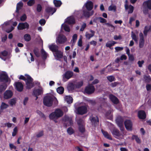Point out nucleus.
I'll use <instances>...</instances> for the list:
<instances>
[{"label":"nucleus","mask_w":151,"mask_h":151,"mask_svg":"<svg viewBox=\"0 0 151 151\" xmlns=\"http://www.w3.org/2000/svg\"><path fill=\"white\" fill-rule=\"evenodd\" d=\"M65 22L69 24H74L75 23V19L73 16L68 17L65 20Z\"/></svg>","instance_id":"nucleus-16"},{"label":"nucleus","mask_w":151,"mask_h":151,"mask_svg":"<svg viewBox=\"0 0 151 151\" xmlns=\"http://www.w3.org/2000/svg\"><path fill=\"white\" fill-rule=\"evenodd\" d=\"M53 54L55 58L57 60L62 58L63 56V52L58 50L54 52Z\"/></svg>","instance_id":"nucleus-12"},{"label":"nucleus","mask_w":151,"mask_h":151,"mask_svg":"<svg viewBox=\"0 0 151 151\" xmlns=\"http://www.w3.org/2000/svg\"><path fill=\"white\" fill-rule=\"evenodd\" d=\"M37 113L39 115L42 117H45V116L44 114L40 111L37 110Z\"/></svg>","instance_id":"nucleus-62"},{"label":"nucleus","mask_w":151,"mask_h":151,"mask_svg":"<svg viewBox=\"0 0 151 151\" xmlns=\"http://www.w3.org/2000/svg\"><path fill=\"white\" fill-rule=\"evenodd\" d=\"M131 37L132 39L135 42H137L138 40V36L137 34H136L132 31L131 33Z\"/></svg>","instance_id":"nucleus-25"},{"label":"nucleus","mask_w":151,"mask_h":151,"mask_svg":"<svg viewBox=\"0 0 151 151\" xmlns=\"http://www.w3.org/2000/svg\"><path fill=\"white\" fill-rule=\"evenodd\" d=\"M111 132L114 137L116 138L121 139L124 138L123 135L120 132L119 130L116 129H113Z\"/></svg>","instance_id":"nucleus-3"},{"label":"nucleus","mask_w":151,"mask_h":151,"mask_svg":"<svg viewBox=\"0 0 151 151\" xmlns=\"http://www.w3.org/2000/svg\"><path fill=\"white\" fill-rule=\"evenodd\" d=\"M15 86L17 90L19 91H21L23 88L22 84L19 82H16L15 83Z\"/></svg>","instance_id":"nucleus-18"},{"label":"nucleus","mask_w":151,"mask_h":151,"mask_svg":"<svg viewBox=\"0 0 151 151\" xmlns=\"http://www.w3.org/2000/svg\"><path fill=\"white\" fill-rule=\"evenodd\" d=\"M16 102V99L15 98H13L10 100L9 101V104L11 106L15 105Z\"/></svg>","instance_id":"nucleus-41"},{"label":"nucleus","mask_w":151,"mask_h":151,"mask_svg":"<svg viewBox=\"0 0 151 151\" xmlns=\"http://www.w3.org/2000/svg\"><path fill=\"white\" fill-rule=\"evenodd\" d=\"M86 9L88 11L91 10L93 9V4L91 1H88L85 4Z\"/></svg>","instance_id":"nucleus-20"},{"label":"nucleus","mask_w":151,"mask_h":151,"mask_svg":"<svg viewBox=\"0 0 151 151\" xmlns=\"http://www.w3.org/2000/svg\"><path fill=\"white\" fill-rule=\"evenodd\" d=\"M91 34H90L88 32H86L85 34V36L86 38L88 40H89L91 37H93L95 34V32L94 31L92 30H90Z\"/></svg>","instance_id":"nucleus-22"},{"label":"nucleus","mask_w":151,"mask_h":151,"mask_svg":"<svg viewBox=\"0 0 151 151\" xmlns=\"http://www.w3.org/2000/svg\"><path fill=\"white\" fill-rule=\"evenodd\" d=\"M116 123L118 126L120 127L121 130H123L124 127H123V122L122 120L119 121V119H116Z\"/></svg>","instance_id":"nucleus-29"},{"label":"nucleus","mask_w":151,"mask_h":151,"mask_svg":"<svg viewBox=\"0 0 151 151\" xmlns=\"http://www.w3.org/2000/svg\"><path fill=\"white\" fill-rule=\"evenodd\" d=\"M29 25L27 22L20 23L17 26L18 30H23L25 29H28L29 28Z\"/></svg>","instance_id":"nucleus-8"},{"label":"nucleus","mask_w":151,"mask_h":151,"mask_svg":"<svg viewBox=\"0 0 151 151\" xmlns=\"http://www.w3.org/2000/svg\"><path fill=\"white\" fill-rule=\"evenodd\" d=\"M43 135V131H41L37 133L36 136L37 137H40Z\"/></svg>","instance_id":"nucleus-54"},{"label":"nucleus","mask_w":151,"mask_h":151,"mask_svg":"<svg viewBox=\"0 0 151 151\" xmlns=\"http://www.w3.org/2000/svg\"><path fill=\"white\" fill-rule=\"evenodd\" d=\"M53 3L56 7H59L61 4V2L60 1L54 0Z\"/></svg>","instance_id":"nucleus-43"},{"label":"nucleus","mask_w":151,"mask_h":151,"mask_svg":"<svg viewBox=\"0 0 151 151\" xmlns=\"http://www.w3.org/2000/svg\"><path fill=\"white\" fill-rule=\"evenodd\" d=\"M86 23H83L82 25L81 26V27L80 29V31H83L84 29L86 27Z\"/></svg>","instance_id":"nucleus-59"},{"label":"nucleus","mask_w":151,"mask_h":151,"mask_svg":"<svg viewBox=\"0 0 151 151\" xmlns=\"http://www.w3.org/2000/svg\"><path fill=\"white\" fill-rule=\"evenodd\" d=\"M33 94L36 97V100H37L38 98L37 96L39 95L42 93V90L41 89H39L36 90H35L33 91Z\"/></svg>","instance_id":"nucleus-23"},{"label":"nucleus","mask_w":151,"mask_h":151,"mask_svg":"<svg viewBox=\"0 0 151 151\" xmlns=\"http://www.w3.org/2000/svg\"><path fill=\"white\" fill-rule=\"evenodd\" d=\"M44 104L47 106H51L52 104V99L50 96H45L43 99Z\"/></svg>","instance_id":"nucleus-4"},{"label":"nucleus","mask_w":151,"mask_h":151,"mask_svg":"<svg viewBox=\"0 0 151 151\" xmlns=\"http://www.w3.org/2000/svg\"><path fill=\"white\" fill-rule=\"evenodd\" d=\"M102 132L104 136L106 138L110 139L112 140V138L110 134H109L107 132H105L103 130H102Z\"/></svg>","instance_id":"nucleus-34"},{"label":"nucleus","mask_w":151,"mask_h":151,"mask_svg":"<svg viewBox=\"0 0 151 151\" xmlns=\"http://www.w3.org/2000/svg\"><path fill=\"white\" fill-rule=\"evenodd\" d=\"M112 110L110 109L106 113L105 115L107 118L111 119L112 118Z\"/></svg>","instance_id":"nucleus-30"},{"label":"nucleus","mask_w":151,"mask_h":151,"mask_svg":"<svg viewBox=\"0 0 151 151\" xmlns=\"http://www.w3.org/2000/svg\"><path fill=\"white\" fill-rule=\"evenodd\" d=\"M9 80L8 76L6 72H4L0 75V80L1 81L7 82Z\"/></svg>","instance_id":"nucleus-11"},{"label":"nucleus","mask_w":151,"mask_h":151,"mask_svg":"<svg viewBox=\"0 0 151 151\" xmlns=\"http://www.w3.org/2000/svg\"><path fill=\"white\" fill-rule=\"evenodd\" d=\"M115 49L116 50V51L118 52L119 51L123 50V47H117L115 48Z\"/></svg>","instance_id":"nucleus-57"},{"label":"nucleus","mask_w":151,"mask_h":151,"mask_svg":"<svg viewBox=\"0 0 151 151\" xmlns=\"http://www.w3.org/2000/svg\"><path fill=\"white\" fill-rule=\"evenodd\" d=\"M7 88V85L4 83L0 85V93H1L4 91Z\"/></svg>","instance_id":"nucleus-39"},{"label":"nucleus","mask_w":151,"mask_h":151,"mask_svg":"<svg viewBox=\"0 0 151 151\" xmlns=\"http://www.w3.org/2000/svg\"><path fill=\"white\" fill-rule=\"evenodd\" d=\"M139 37V47L140 48H142L144 46L145 40L143 34L142 32L140 33Z\"/></svg>","instance_id":"nucleus-10"},{"label":"nucleus","mask_w":151,"mask_h":151,"mask_svg":"<svg viewBox=\"0 0 151 151\" xmlns=\"http://www.w3.org/2000/svg\"><path fill=\"white\" fill-rule=\"evenodd\" d=\"M63 114V111L59 109H55L54 111L51 113L49 115L50 119L57 122V119L62 117Z\"/></svg>","instance_id":"nucleus-1"},{"label":"nucleus","mask_w":151,"mask_h":151,"mask_svg":"<svg viewBox=\"0 0 151 151\" xmlns=\"http://www.w3.org/2000/svg\"><path fill=\"white\" fill-rule=\"evenodd\" d=\"M73 73L70 71H67L63 75V78H64L67 80L70 78L73 75Z\"/></svg>","instance_id":"nucleus-17"},{"label":"nucleus","mask_w":151,"mask_h":151,"mask_svg":"<svg viewBox=\"0 0 151 151\" xmlns=\"http://www.w3.org/2000/svg\"><path fill=\"white\" fill-rule=\"evenodd\" d=\"M132 139H135L138 143L140 142V140L139 139L137 136L135 135H133L132 137Z\"/></svg>","instance_id":"nucleus-48"},{"label":"nucleus","mask_w":151,"mask_h":151,"mask_svg":"<svg viewBox=\"0 0 151 151\" xmlns=\"http://www.w3.org/2000/svg\"><path fill=\"white\" fill-rule=\"evenodd\" d=\"M114 38L115 40H117L119 39H122V37L120 35H119L118 36L115 35L114 36Z\"/></svg>","instance_id":"nucleus-63"},{"label":"nucleus","mask_w":151,"mask_h":151,"mask_svg":"<svg viewBox=\"0 0 151 151\" xmlns=\"http://www.w3.org/2000/svg\"><path fill=\"white\" fill-rule=\"evenodd\" d=\"M116 43V42L114 41H109L106 43V46L107 47L110 48Z\"/></svg>","instance_id":"nucleus-33"},{"label":"nucleus","mask_w":151,"mask_h":151,"mask_svg":"<svg viewBox=\"0 0 151 151\" xmlns=\"http://www.w3.org/2000/svg\"><path fill=\"white\" fill-rule=\"evenodd\" d=\"M138 116L139 119H144L146 117V114L144 111L140 110L138 111Z\"/></svg>","instance_id":"nucleus-19"},{"label":"nucleus","mask_w":151,"mask_h":151,"mask_svg":"<svg viewBox=\"0 0 151 151\" xmlns=\"http://www.w3.org/2000/svg\"><path fill=\"white\" fill-rule=\"evenodd\" d=\"M95 88L91 84L89 85L86 88L85 92L88 94H91L94 92Z\"/></svg>","instance_id":"nucleus-9"},{"label":"nucleus","mask_w":151,"mask_h":151,"mask_svg":"<svg viewBox=\"0 0 151 151\" xmlns=\"http://www.w3.org/2000/svg\"><path fill=\"white\" fill-rule=\"evenodd\" d=\"M67 132L68 134L71 135L74 133V130L73 128L71 127H70L68 128Z\"/></svg>","instance_id":"nucleus-40"},{"label":"nucleus","mask_w":151,"mask_h":151,"mask_svg":"<svg viewBox=\"0 0 151 151\" xmlns=\"http://www.w3.org/2000/svg\"><path fill=\"white\" fill-rule=\"evenodd\" d=\"M23 6V3L21 2L18 3L17 4V10H19Z\"/></svg>","instance_id":"nucleus-52"},{"label":"nucleus","mask_w":151,"mask_h":151,"mask_svg":"<svg viewBox=\"0 0 151 151\" xmlns=\"http://www.w3.org/2000/svg\"><path fill=\"white\" fill-rule=\"evenodd\" d=\"M83 82L82 81H81L80 82L77 83L76 86V87L77 88H79L81 87L83 85Z\"/></svg>","instance_id":"nucleus-51"},{"label":"nucleus","mask_w":151,"mask_h":151,"mask_svg":"<svg viewBox=\"0 0 151 151\" xmlns=\"http://www.w3.org/2000/svg\"><path fill=\"white\" fill-rule=\"evenodd\" d=\"M106 78L110 82L114 81L115 79L114 77L113 76H107Z\"/></svg>","instance_id":"nucleus-45"},{"label":"nucleus","mask_w":151,"mask_h":151,"mask_svg":"<svg viewBox=\"0 0 151 151\" xmlns=\"http://www.w3.org/2000/svg\"><path fill=\"white\" fill-rule=\"evenodd\" d=\"M125 8L126 10L129 9L128 13L129 14L132 13L133 12L134 10V7L131 5L128 6L127 4H125Z\"/></svg>","instance_id":"nucleus-24"},{"label":"nucleus","mask_w":151,"mask_h":151,"mask_svg":"<svg viewBox=\"0 0 151 151\" xmlns=\"http://www.w3.org/2000/svg\"><path fill=\"white\" fill-rule=\"evenodd\" d=\"M90 120L93 124H95L97 122H99V120L98 117L97 116L90 118Z\"/></svg>","instance_id":"nucleus-35"},{"label":"nucleus","mask_w":151,"mask_h":151,"mask_svg":"<svg viewBox=\"0 0 151 151\" xmlns=\"http://www.w3.org/2000/svg\"><path fill=\"white\" fill-rule=\"evenodd\" d=\"M67 40V38L64 35H60L56 38V42L57 43L61 44L65 43Z\"/></svg>","instance_id":"nucleus-5"},{"label":"nucleus","mask_w":151,"mask_h":151,"mask_svg":"<svg viewBox=\"0 0 151 151\" xmlns=\"http://www.w3.org/2000/svg\"><path fill=\"white\" fill-rule=\"evenodd\" d=\"M73 42H75L77 38V35L76 34L74 35L73 36Z\"/></svg>","instance_id":"nucleus-64"},{"label":"nucleus","mask_w":151,"mask_h":151,"mask_svg":"<svg viewBox=\"0 0 151 151\" xmlns=\"http://www.w3.org/2000/svg\"><path fill=\"white\" fill-rule=\"evenodd\" d=\"M76 87V86L73 83H69L67 86V88L69 91H71L74 90Z\"/></svg>","instance_id":"nucleus-27"},{"label":"nucleus","mask_w":151,"mask_h":151,"mask_svg":"<svg viewBox=\"0 0 151 151\" xmlns=\"http://www.w3.org/2000/svg\"><path fill=\"white\" fill-rule=\"evenodd\" d=\"M42 9V6L40 4H38L37 7V11L38 12H40Z\"/></svg>","instance_id":"nucleus-53"},{"label":"nucleus","mask_w":151,"mask_h":151,"mask_svg":"<svg viewBox=\"0 0 151 151\" xmlns=\"http://www.w3.org/2000/svg\"><path fill=\"white\" fill-rule=\"evenodd\" d=\"M17 128L16 127L14 128V129H13V131L12 133V136H15V135H16V134L17 133Z\"/></svg>","instance_id":"nucleus-56"},{"label":"nucleus","mask_w":151,"mask_h":151,"mask_svg":"<svg viewBox=\"0 0 151 151\" xmlns=\"http://www.w3.org/2000/svg\"><path fill=\"white\" fill-rule=\"evenodd\" d=\"M143 5L146 6L149 9H151V0L145 1L143 3Z\"/></svg>","instance_id":"nucleus-32"},{"label":"nucleus","mask_w":151,"mask_h":151,"mask_svg":"<svg viewBox=\"0 0 151 151\" xmlns=\"http://www.w3.org/2000/svg\"><path fill=\"white\" fill-rule=\"evenodd\" d=\"M98 19H99L100 22L101 23H106V20L101 17H98Z\"/></svg>","instance_id":"nucleus-50"},{"label":"nucleus","mask_w":151,"mask_h":151,"mask_svg":"<svg viewBox=\"0 0 151 151\" xmlns=\"http://www.w3.org/2000/svg\"><path fill=\"white\" fill-rule=\"evenodd\" d=\"M109 98L112 102L114 104H117L119 103V100L118 99L113 95H110L109 96Z\"/></svg>","instance_id":"nucleus-21"},{"label":"nucleus","mask_w":151,"mask_h":151,"mask_svg":"<svg viewBox=\"0 0 151 151\" xmlns=\"http://www.w3.org/2000/svg\"><path fill=\"white\" fill-rule=\"evenodd\" d=\"M27 18V16L25 14H23L20 17V20L22 21H25Z\"/></svg>","instance_id":"nucleus-60"},{"label":"nucleus","mask_w":151,"mask_h":151,"mask_svg":"<svg viewBox=\"0 0 151 151\" xmlns=\"http://www.w3.org/2000/svg\"><path fill=\"white\" fill-rule=\"evenodd\" d=\"M93 13L94 12L93 11H92L90 12L87 11H83V14L84 16L87 18H88L90 16L93 15Z\"/></svg>","instance_id":"nucleus-26"},{"label":"nucleus","mask_w":151,"mask_h":151,"mask_svg":"<svg viewBox=\"0 0 151 151\" xmlns=\"http://www.w3.org/2000/svg\"><path fill=\"white\" fill-rule=\"evenodd\" d=\"M64 89L62 87H60L58 88L57 89V91L58 93L59 94H62L64 92Z\"/></svg>","instance_id":"nucleus-44"},{"label":"nucleus","mask_w":151,"mask_h":151,"mask_svg":"<svg viewBox=\"0 0 151 151\" xmlns=\"http://www.w3.org/2000/svg\"><path fill=\"white\" fill-rule=\"evenodd\" d=\"M56 11V9L55 8H52L50 7H48L46 9V11L48 13H51L52 15L55 13Z\"/></svg>","instance_id":"nucleus-31"},{"label":"nucleus","mask_w":151,"mask_h":151,"mask_svg":"<svg viewBox=\"0 0 151 151\" xmlns=\"http://www.w3.org/2000/svg\"><path fill=\"white\" fill-rule=\"evenodd\" d=\"M19 78L25 81L27 88L30 89L34 86V84L33 82V79L28 75H25V76L21 75Z\"/></svg>","instance_id":"nucleus-2"},{"label":"nucleus","mask_w":151,"mask_h":151,"mask_svg":"<svg viewBox=\"0 0 151 151\" xmlns=\"http://www.w3.org/2000/svg\"><path fill=\"white\" fill-rule=\"evenodd\" d=\"M128 56L129 57V60L131 61H133L134 60V58L133 55H130Z\"/></svg>","instance_id":"nucleus-58"},{"label":"nucleus","mask_w":151,"mask_h":151,"mask_svg":"<svg viewBox=\"0 0 151 151\" xmlns=\"http://www.w3.org/2000/svg\"><path fill=\"white\" fill-rule=\"evenodd\" d=\"M48 47L50 50L53 52V53L58 50L59 48L58 46L54 44H52L49 45Z\"/></svg>","instance_id":"nucleus-15"},{"label":"nucleus","mask_w":151,"mask_h":151,"mask_svg":"<svg viewBox=\"0 0 151 151\" xmlns=\"http://www.w3.org/2000/svg\"><path fill=\"white\" fill-rule=\"evenodd\" d=\"M45 21L44 19H41L39 21L40 24L42 25H44L45 23Z\"/></svg>","instance_id":"nucleus-61"},{"label":"nucleus","mask_w":151,"mask_h":151,"mask_svg":"<svg viewBox=\"0 0 151 151\" xmlns=\"http://www.w3.org/2000/svg\"><path fill=\"white\" fill-rule=\"evenodd\" d=\"M108 9L109 11H113L115 12L116 10V6L115 5L111 4L109 7Z\"/></svg>","instance_id":"nucleus-36"},{"label":"nucleus","mask_w":151,"mask_h":151,"mask_svg":"<svg viewBox=\"0 0 151 151\" xmlns=\"http://www.w3.org/2000/svg\"><path fill=\"white\" fill-rule=\"evenodd\" d=\"M76 110L77 113L82 115L86 114L87 111V108L85 106H82L78 108Z\"/></svg>","instance_id":"nucleus-6"},{"label":"nucleus","mask_w":151,"mask_h":151,"mask_svg":"<svg viewBox=\"0 0 151 151\" xmlns=\"http://www.w3.org/2000/svg\"><path fill=\"white\" fill-rule=\"evenodd\" d=\"M65 101L68 103L70 104L73 102V99L72 98L69 96H65L64 98Z\"/></svg>","instance_id":"nucleus-28"},{"label":"nucleus","mask_w":151,"mask_h":151,"mask_svg":"<svg viewBox=\"0 0 151 151\" xmlns=\"http://www.w3.org/2000/svg\"><path fill=\"white\" fill-rule=\"evenodd\" d=\"M41 53L43 58L45 59H46L48 56V54L43 49H41Z\"/></svg>","instance_id":"nucleus-37"},{"label":"nucleus","mask_w":151,"mask_h":151,"mask_svg":"<svg viewBox=\"0 0 151 151\" xmlns=\"http://www.w3.org/2000/svg\"><path fill=\"white\" fill-rule=\"evenodd\" d=\"M63 120L65 121H68L70 123V125H71L73 124V121L70 119L69 117L67 116H65L64 117L63 119Z\"/></svg>","instance_id":"nucleus-38"},{"label":"nucleus","mask_w":151,"mask_h":151,"mask_svg":"<svg viewBox=\"0 0 151 151\" xmlns=\"http://www.w3.org/2000/svg\"><path fill=\"white\" fill-rule=\"evenodd\" d=\"M35 0H30L27 3V5L29 6H32L35 3Z\"/></svg>","instance_id":"nucleus-49"},{"label":"nucleus","mask_w":151,"mask_h":151,"mask_svg":"<svg viewBox=\"0 0 151 151\" xmlns=\"http://www.w3.org/2000/svg\"><path fill=\"white\" fill-rule=\"evenodd\" d=\"M62 25L63 26V27L64 28V29L66 31H67L68 32H69L70 31V29L69 28V26L68 25H67L65 24H62Z\"/></svg>","instance_id":"nucleus-46"},{"label":"nucleus","mask_w":151,"mask_h":151,"mask_svg":"<svg viewBox=\"0 0 151 151\" xmlns=\"http://www.w3.org/2000/svg\"><path fill=\"white\" fill-rule=\"evenodd\" d=\"M24 40L27 41H29L31 40L30 35L28 34H25L24 36Z\"/></svg>","instance_id":"nucleus-42"},{"label":"nucleus","mask_w":151,"mask_h":151,"mask_svg":"<svg viewBox=\"0 0 151 151\" xmlns=\"http://www.w3.org/2000/svg\"><path fill=\"white\" fill-rule=\"evenodd\" d=\"M124 125L126 129L128 130H132V122L129 120H126L124 122Z\"/></svg>","instance_id":"nucleus-14"},{"label":"nucleus","mask_w":151,"mask_h":151,"mask_svg":"<svg viewBox=\"0 0 151 151\" xmlns=\"http://www.w3.org/2000/svg\"><path fill=\"white\" fill-rule=\"evenodd\" d=\"M79 126V129L80 132H83L85 131V128L84 126V121L81 119H79L77 121Z\"/></svg>","instance_id":"nucleus-7"},{"label":"nucleus","mask_w":151,"mask_h":151,"mask_svg":"<svg viewBox=\"0 0 151 151\" xmlns=\"http://www.w3.org/2000/svg\"><path fill=\"white\" fill-rule=\"evenodd\" d=\"M8 105L2 102L1 106V110H3L6 109L8 107Z\"/></svg>","instance_id":"nucleus-47"},{"label":"nucleus","mask_w":151,"mask_h":151,"mask_svg":"<svg viewBox=\"0 0 151 151\" xmlns=\"http://www.w3.org/2000/svg\"><path fill=\"white\" fill-rule=\"evenodd\" d=\"M144 60H142L141 61H139L137 62V64L139 67H141L142 66V65L144 64Z\"/></svg>","instance_id":"nucleus-55"},{"label":"nucleus","mask_w":151,"mask_h":151,"mask_svg":"<svg viewBox=\"0 0 151 151\" xmlns=\"http://www.w3.org/2000/svg\"><path fill=\"white\" fill-rule=\"evenodd\" d=\"M13 95L12 92L9 90H7L4 94V97L5 99H8L12 97Z\"/></svg>","instance_id":"nucleus-13"}]
</instances>
